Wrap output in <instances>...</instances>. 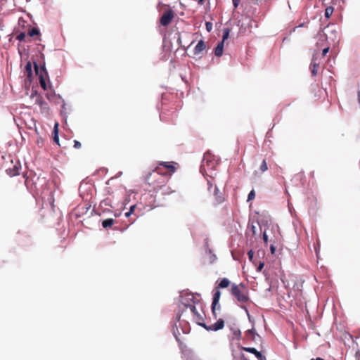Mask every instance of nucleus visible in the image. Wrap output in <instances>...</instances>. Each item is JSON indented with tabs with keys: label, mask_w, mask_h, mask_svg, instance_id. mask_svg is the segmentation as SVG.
Segmentation results:
<instances>
[{
	"label": "nucleus",
	"mask_w": 360,
	"mask_h": 360,
	"mask_svg": "<svg viewBox=\"0 0 360 360\" xmlns=\"http://www.w3.org/2000/svg\"><path fill=\"white\" fill-rule=\"evenodd\" d=\"M25 38V32H20L18 35L16 37V39H18L20 41H22Z\"/></svg>",
	"instance_id": "cd10ccee"
},
{
	"label": "nucleus",
	"mask_w": 360,
	"mask_h": 360,
	"mask_svg": "<svg viewBox=\"0 0 360 360\" xmlns=\"http://www.w3.org/2000/svg\"><path fill=\"white\" fill-rule=\"evenodd\" d=\"M206 49V44L203 40H200L193 50L195 56H199Z\"/></svg>",
	"instance_id": "9b49d317"
},
{
	"label": "nucleus",
	"mask_w": 360,
	"mask_h": 360,
	"mask_svg": "<svg viewBox=\"0 0 360 360\" xmlns=\"http://www.w3.org/2000/svg\"><path fill=\"white\" fill-rule=\"evenodd\" d=\"M229 32H230V30L229 28H226L224 30V32H223V37H222V40L221 41H224L228 39L229 37Z\"/></svg>",
	"instance_id": "b1692460"
},
{
	"label": "nucleus",
	"mask_w": 360,
	"mask_h": 360,
	"mask_svg": "<svg viewBox=\"0 0 360 360\" xmlns=\"http://www.w3.org/2000/svg\"><path fill=\"white\" fill-rule=\"evenodd\" d=\"M246 334L247 335H250L252 336H254L255 335V332L253 331V330H248L247 332H246Z\"/></svg>",
	"instance_id": "4c0bfd02"
},
{
	"label": "nucleus",
	"mask_w": 360,
	"mask_h": 360,
	"mask_svg": "<svg viewBox=\"0 0 360 360\" xmlns=\"http://www.w3.org/2000/svg\"><path fill=\"white\" fill-rule=\"evenodd\" d=\"M241 349L245 352H248L255 354L258 360H266L265 356H264L260 352L257 351L254 347H242Z\"/></svg>",
	"instance_id": "1a4fd4ad"
},
{
	"label": "nucleus",
	"mask_w": 360,
	"mask_h": 360,
	"mask_svg": "<svg viewBox=\"0 0 360 360\" xmlns=\"http://www.w3.org/2000/svg\"><path fill=\"white\" fill-rule=\"evenodd\" d=\"M248 258H249L250 261L253 262L254 252L252 250L248 251Z\"/></svg>",
	"instance_id": "c756f323"
},
{
	"label": "nucleus",
	"mask_w": 360,
	"mask_h": 360,
	"mask_svg": "<svg viewBox=\"0 0 360 360\" xmlns=\"http://www.w3.org/2000/svg\"><path fill=\"white\" fill-rule=\"evenodd\" d=\"M270 249H271V252L272 254H274L275 250H276L275 247H274L273 245H271V247H270Z\"/></svg>",
	"instance_id": "ea45409f"
},
{
	"label": "nucleus",
	"mask_w": 360,
	"mask_h": 360,
	"mask_svg": "<svg viewBox=\"0 0 360 360\" xmlns=\"http://www.w3.org/2000/svg\"><path fill=\"white\" fill-rule=\"evenodd\" d=\"M167 175V173L162 172L161 168L158 167L153 172L146 176V181L148 184H153L155 190H159L167 184L168 181Z\"/></svg>",
	"instance_id": "f257e3e1"
},
{
	"label": "nucleus",
	"mask_w": 360,
	"mask_h": 360,
	"mask_svg": "<svg viewBox=\"0 0 360 360\" xmlns=\"http://www.w3.org/2000/svg\"><path fill=\"white\" fill-rule=\"evenodd\" d=\"M38 96V95H37V91H32V94H31V97H32H32H34V96Z\"/></svg>",
	"instance_id": "a19ab883"
},
{
	"label": "nucleus",
	"mask_w": 360,
	"mask_h": 360,
	"mask_svg": "<svg viewBox=\"0 0 360 360\" xmlns=\"http://www.w3.org/2000/svg\"><path fill=\"white\" fill-rule=\"evenodd\" d=\"M255 192L254 190H252L248 195V201H250V200H253L255 198Z\"/></svg>",
	"instance_id": "bb28decb"
},
{
	"label": "nucleus",
	"mask_w": 360,
	"mask_h": 360,
	"mask_svg": "<svg viewBox=\"0 0 360 360\" xmlns=\"http://www.w3.org/2000/svg\"><path fill=\"white\" fill-rule=\"evenodd\" d=\"M230 283H231L230 281L226 278H224L221 280H218L216 282V285H215L216 292H219V288H227L230 285Z\"/></svg>",
	"instance_id": "9d476101"
},
{
	"label": "nucleus",
	"mask_w": 360,
	"mask_h": 360,
	"mask_svg": "<svg viewBox=\"0 0 360 360\" xmlns=\"http://www.w3.org/2000/svg\"><path fill=\"white\" fill-rule=\"evenodd\" d=\"M174 192V191L171 190L170 188H165V189L163 191V193L165 195H168V194L172 193Z\"/></svg>",
	"instance_id": "2f4dec72"
},
{
	"label": "nucleus",
	"mask_w": 360,
	"mask_h": 360,
	"mask_svg": "<svg viewBox=\"0 0 360 360\" xmlns=\"http://www.w3.org/2000/svg\"><path fill=\"white\" fill-rule=\"evenodd\" d=\"M28 34L30 37H34V35H39V30L38 28H32V29H31L29 31Z\"/></svg>",
	"instance_id": "5701e85b"
},
{
	"label": "nucleus",
	"mask_w": 360,
	"mask_h": 360,
	"mask_svg": "<svg viewBox=\"0 0 360 360\" xmlns=\"http://www.w3.org/2000/svg\"><path fill=\"white\" fill-rule=\"evenodd\" d=\"M264 263L263 262H260L258 267H257V271H262V269H263L264 267Z\"/></svg>",
	"instance_id": "e433bc0d"
},
{
	"label": "nucleus",
	"mask_w": 360,
	"mask_h": 360,
	"mask_svg": "<svg viewBox=\"0 0 360 360\" xmlns=\"http://www.w3.org/2000/svg\"><path fill=\"white\" fill-rule=\"evenodd\" d=\"M198 324L202 326L207 330L217 331L224 328V321L222 319H219L217 320L216 323H214V324H211L210 326H207L204 323H198Z\"/></svg>",
	"instance_id": "39448f33"
},
{
	"label": "nucleus",
	"mask_w": 360,
	"mask_h": 360,
	"mask_svg": "<svg viewBox=\"0 0 360 360\" xmlns=\"http://www.w3.org/2000/svg\"><path fill=\"white\" fill-rule=\"evenodd\" d=\"M220 295L221 294H214V297L212 303V312L215 318L217 317L216 311L217 310H221V306L219 304Z\"/></svg>",
	"instance_id": "6e6552de"
},
{
	"label": "nucleus",
	"mask_w": 360,
	"mask_h": 360,
	"mask_svg": "<svg viewBox=\"0 0 360 360\" xmlns=\"http://www.w3.org/2000/svg\"><path fill=\"white\" fill-rule=\"evenodd\" d=\"M259 169L261 172H264L268 169L267 164L265 160H263Z\"/></svg>",
	"instance_id": "393cba45"
},
{
	"label": "nucleus",
	"mask_w": 360,
	"mask_h": 360,
	"mask_svg": "<svg viewBox=\"0 0 360 360\" xmlns=\"http://www.w3.org/2000/svg\"><path fill=\"white\" fill-rule=\"evenodd\" d=\"M233 295L238 304L248 311L246 307L251 302L248 294H233Z\"/></svg>",
	"instance_id": "423d86ee"
},
{
	"label": "nucleus",
	"mask_w": 360,
	"mask_h": 360,
	"mask_svg": "<svg viewBox=\"0 0 360 360\" xmlns=\"http://www.w3.org/2000/svg\"><path fill=\"white\" fill-rule=\"evenodd\" d=\"M333 10L334 9L332 6L327 7L325 10V17L326 18H329L332 15Z\"/></svg>",
	"instance_id": "412c9836"
},
{
	"label": "nucleus",
	"mask_w": 360,
	"mask_h": 360,
	"mask_svg": "<svg viewBox=\"0 0 360 360\" xmlns=\"http://www.w3.org/2000/svg\"><path fill=\"white\" fill-rule=\"evenodd\" d=\"M240 331L239 330H234L233 332V335L236 337H240Z\"/></svg>",
	"instance_id": "c9c22d12"
},
{
	"label": "nucleus",
	"mask_w": 360,
	"mask_h": 360,
	"mask_svg": "<svg viewBox=\"0 0 360 360\" xmlns=\"http://www.w3.org/2000/svg\"><path fill=\"white\" fill-rule=\"evenodd\" d=\"M131 212L129 211V212L125 213V216L126 217H129L131 215Z\"/></svg>",
	"instance_id": "a18cd8bd"
},
{
	"label": "nucleus",
	"mask_w": 360,
	"mask_h": 360,
	"mask_svg": "<svg viewBox=\"0 0 360 360\" xmlns=\"http://www.w3.org/2000/svg\"><path fill=\"white\" fill-rule=\"evenodd\" d=\"M188 308L190 309V310L191 311V312L197 316V319L198 320H202V317L200 316V314H199V312L197 311V309L195 307V303H193L192 304L190 307H188Z\"/></svg>",
	"instance_id": "a211bd4d"
},
{
	"label": "nucleus",
	"mask_w": 360,
	"mask_h": 360,
	"mask_svg": "<svg viewBox=\"0 0 360 360\" xmlns=\"http://www.w3.org/2000/svg\"><path fill=\"white\" fill-rule=\"evenodd\" d=\"M329 51V47H327V48H325L323 51H322V56H325L326 55V53L328 52Z\"/></svg>",
	"instance_id": "f704fd0d"
},
{
	"label": "nucleus",
	"mask_w": 360,
	"mask_h": 360,
	"mask_svg": "<svg viewBox=\"0 0 360 360\" xmlns=\"http://www.w3.org/2000/svg\"><path fill=\"white\" fill-rule=\"evenodd\" d=\"M251 228H252L253 234H255V229H256V227L254 225H252Z\"/></svg>",
	"instance_id": "c03bdc74"
},
{
	"label": "nucleus",
	"mask_w": 360,
	"mask_h": 360,
	"mask_svg": "<svg viewBox=\"0 0 360 360\" xmlns=\"http://www.w3.org/2000/svg\"><path fill=\"white\" fill-rule=\"evenodd\" d=\"M160 165H162L165 168L168 169L169 171V175H171L172 173L174 172V171H175L174 166L168 164V162H162L160 164Z\"/></svg>",
	"instance_id": "aec40b11"
},
{
	"label": "nucleus",
	"mask_w": 360,
	"mask_h": 360,
	"mask_svg": "<svg viewBox=\"0 0 360 360\" xmlns=\"http://www.w3.org/2000/svg\"><path fill=\"white\" fill-rule=\"evenodd\" d=\"M41 110L42 112H47L49 110L48 105H40Z\"/></svg>",
	"instance_id": "72a5a7b5"
},
{
	"label": "nucleus",
	"mask_w": 360,
	"mask_h": 360,
	"mask_svg": "<svg viewBox=\"0 0 360 360\" xmlns=\"http://www.w3.org/2000/svg\"><path fill=\"white\" fill-rule=\"evenodd\" d=\"M34 65L36 74L39 75V83H40L41 86L43 88V89L46 90L47 87H46V84L45 82L44 75H47V72L45 68V66L44 65L41 66V70H39L37 63L34 62Z\"/></svg>",
	"instance_id": "7ed1b4c3"
},
{
	"label": "nucleus",
	"mask_w": 360,
	"mask_h": 360,
	"mask_svg": "<svg viewBox=\"0 0 360 360\" xmlns=\"http://www.w3.org/2000/svg\"><path fill=\"white\" fill-rule=\"evenodd\" d=\"M240 360H248L244 354H242Z\"/></svg>",
	"instance_id": "37998d69"
},
{
	"label": "nucleus",
	"mask_w": 360,
	"mask_h": 360,
	"mask_svg": "<svg viewBox=\"0 0 360 360\" xmlns=\"http://www.w3.org/2000/svg\"><path fill=\"white\" fill-rule=\"evenodd\" d=\"M53 139L56 143H57L58 145H60L59 144V137H58V123H56L54 125V128H53Z\"/></svg>",
	"instance_id": "dca6fc26"
},
{
	"label": "nucleus",
	"mask_w": 360,
	"mask_h": 360,
	"mask_svg": "<svg viewBox=\"0 0 360 360\" xmlns=\"http://www.w3.org/2000/svg\"><path fill=\"white\" fill-rule=\"evenodd\" d=\"M311 360H324V359L322 358H320V357H317L316 359H311Z\"/></svg>",
	"instance_id": "49530a36"
},
{
	"label": "nucleus",
	"mask_w": 360,
	"mask_h": 360,
	"mask_svg": "<svg viewBox=\"0 0 360 360\" xmlns=\"http://www.w3.org/2000/svg\"><path fill=\"white\" fill-rule=\"evenodd\" d=\"M82 146V144L79 141H77V140H75L74 141V147L77 149H79Z\"/></svg>",
	"instance_id": "7c9ffc66"
},
{
	"label": "nucleus",
	"mask_w": 360,
	"mask_h": 360,
	"mask_svg": "<svg viewBox=\"0 0 360 360\" xmlns=\"http://www.w3.org/2000/svg\"><path fill=\"white\" fill-rule=\"evenodd\" d=\"M206 29L208 32H210L212 29V24L210 22H207L205 23Z\"/></svg>",
	"instance_id": "c85d7f7f"
},
{
	"label": "nucleus",
	"mask_w": 360,
	"mask_h": 360,
	"mask_svg": "<svg viewBox=\"0 0 360 360\" xmlns=\"http://www.w3.org/2000/svg\"><path fill=\"white\" fill-rule=\"evenodd\" d=\"M204 1L205 0H198V4L202 5L203 4Z\"/></svg>",
	"instance_id": "de8ad7c7"
},
{
	"label": "nucleus",
	"mask_w": 360,
	"mask_h": 360,
	"mask_svg": "<svg viewBox=\"0 0 360 360\" xmlns=\"http://www.w3.org/2000/svg\"><path fill=\"white\" fill-rule=\"evenodd\" d=\"M231 292H240L238 285L233 283L231 285Z\"/></svg>",
	"instance_id": "a878e982"
},
{
	"label": "nucleus",
	"mask_w": 360,
	"mask_h": 360,
	"mask_svg": "<svg viewBox=\"0 0 360 360\" xmlns=\"http://www.w3.org/2000/svg\"><path fill=\"white\" fill-rule=\"evenodd\" d=\"M240 1V0H232L234 8H236L238 6Z\"/></svg>",
	"instance_id": "473e14b6"
},
{
	"label": "nucleus",
	"mask_w": 360,
	"mask_h": 360,
	"mask_svg": "<svg viewBox=\"0 0 360 360\" xmlns=\"http://www.w3.org/2000/svg\"><path fill=\"white\" fill-rule=\"evenodd\" d=\"M311 72L313 76H316L318 72V68L319 67V63L316 61V57L315 55L313 56V58L311 63Z\"/></svg>",
	"instance_id": "f8f14e48"
},
{
	"label": "nucleus",
	"mask_w": 360,
	"mask_h": 360,
	"mask_svg": "<svg viewBox=\"0 0 360 360\" xmlns=\"http://www.w3.org/2000/svg\"><path fill=\"white\" fill-rule=\"evenodd\" d=\"M35 103L40 105H47V103L45 102L41 96H37Z\"/></svg>",
	"instance_id": "4be33fe9"
},
{
	"label": "nucleus",
	"mask_w": 360,
	"mask_h": 360,
	"mask_svg": "<svg viewBox=\"0 0 360 360\" xmlns=\"http://www.w3.org/2000/svg\"><path fill=\"white\" fill-rule=\"evenodd\" d=\"M263 240L265 243L268 241V236L265 232L263 233Z\"/></svg>",
	"instance_id": "58836bf2"
},
{
	"label": "nucleus",
	"mask_w": 360,
	"mask_h": 360,
	"mask_svg": "<svg viewBox=\"0 0 360 360\" xmlns=\"http://www.w3.org/2000/svg\"><path fill=\"white\" fill-rule=\"evenodd\" d=\"M174 17V13L172 9L166 10L160 19V22L162 26L169 25Z\"/></svg>",
	"instance_id": "20e7f679"
},
{
	"label": "nucleus",
	"mask_w": 360,
	"mask_h": 360,
	"mask_svg": "<svg viewBox=\"0 0 360 360\" xmlns=\"http://www.w3.org/2000/svg\"><path fill=\"white\" fill-rule=\"evenodd\" d=\"M114 222H115V221L113 219H111V218L106 219L103 221L102 226L105 229L110 228L113 225Z\"/></svg>",
	"instance_id": "6ab92c4d"
},
{
	"label": "nucleus",
	"mask_w": 360,
	"mask_h": 360,
	"mask_svg": "<svg viewBox=\"0 0 360 360\" xmlns=\"http://www.w3.org/2000/svg\"><path fill=\"white\" fill-rule=\"evenodd\" d=\"M207 184L209 185V187H208V191L210 192V193H213V194L217 197V202L220 203L222 202V198L220 197V196H218L217 194H218V192H219V189L218 188L215 186L214 188L212 187V184L210 183V181H207Z\"/></svg>",
	"instance_id": "ddd939ff"
},
{
	"label": "nucleus",
	"mask_w": 360,
	"mask_h": 360,
	"mask_svg": "<svg viewBox=\"0 0 360 360\" xmlns=\"http://www.w3.org/2000/svg\"><path fill=\"white\" fill-rule=\"evenodd\" d=\"M20 169V165H15L12 169H7L6 172L11 176H14L19 174V171Z\"/></svg>",
	"instance_id": "4468645a"
},
{
	"label": "nucleus",
	"mask_w": 360,
	"mask_h": 360,
	"mask_svg": "<svg viewBox=\"0 0 360 360\" xmlns=\"http://www.w3.org/2000/svg\"><path fill=\"white\" fill-rule=\"evenodd\" d=\"M252 22H255L253 21L249 16H243L242 20H239L238 21V25L240 27V30L243 29H246L248 27H252Z\"/></svg>",
	"instance_id": "0eeeda50"
},
{
	"label": "nucleus",
	"mask_w": 360,
	"mask_h": 360,
	"mask_svg": "<svg viewBox=\"0 0 360 360\" xmlns=\"http://www.w3.org/2000/svg\"><path fill=\"white\" fill-rule=\"evenodd\" d=\"M224 41H219L214 49V54L217 57H220L223 54Z\"/></svg>",
	"instance_id": "2eb2a0df"
},
{
	"label": "nucleus",
	"mask_w": 360,
	"mask_h": 360,
	"mask_svg": "<svg viewBox=\"0 0 360 360\" xmlns=\"http://www.w3.org/2000/svg\"><path fill=\"white\" fill-rule=\"evenodd\" d=\"M198 297H200V294H196ZM180 302L185 307L188 308L192 304L198 302V300L195 297V294H183L180 295Z\"/></svg>",
	"instance_id": "f03ea898"
},
{
	"label": "nucleus",
	"mask_w": 360,
	"mask_h": 360,
	"mask_svg": "<svg viewBox=\"0 0 360 360\" xmlns=\"http://www.w3.org/2000/svg\"><path fill=\"white\" fill-rule=\"evenodd\" d=\"M135 207H136V205L131 206L130 209H129V212H131V213H132L134 212Z\"/></svg>",
	"instance_id": "79ce46f5"
},
{
	"label": "nucleus",
	"mask_w": 360,
	"mask_h": 360,
	"mask_svg": "<svg viewBox=\"0 0 360 360\" xmlns=\"http://www.w3.org/2000/svg\"><path fill=\"white\" fill-rule=\"evenodd\" d=\"M25 73L28 79H30L32 75V64L31 62L28 61L25 67Z\"/></svg>",
	"instance_id": "f3484780"
}]
</instances>
